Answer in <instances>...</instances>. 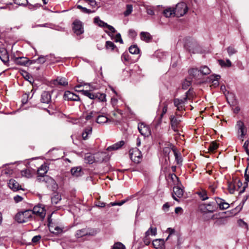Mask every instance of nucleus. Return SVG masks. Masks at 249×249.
I'll list each match as a JSON object with an SVG mask.
<instances>
[{
    "mask_svg": "<svg viewBox=\"0 0 249 249\" xmlns=\"http://www.w3.org/2000/svg\"><path fill=\"white\" fill-rule=\"evenodd\" d=\"M190 76L192 77V79L199 80L201 79L202 76L200 70L197 68L190 69L188 71Z\"/></svg>",
    "mask_w": 249,
    "mask_h": 249,
    "instance_id": "10",
    "label": "nucleus"
},
{
    "mask_svg": "<svg viewBox=\"0 0 249 249\" xmlns=\"http://www.w3.org/2000/svg\"><path fill=\"white\" fill-rule=\"evenodd\" d=\"M124 141H121L107 147V150L111 151L114 150H117L121 148L123 145H124Z\"/></svg>",
    "mask_w": 249,
    "mask_h": 249,
    "instance_id": "23",
    "label": "nucleus"
},
{
    "mask_svg": "<svg viewBox=\"0 0 249 249\" xmlns=\"http://www.w3.org/2000/svg\"><path fill=\"white\" fill-rule=\"evenodd\" d=\"M183 190L178 186L173 187V193L172 194V197L173 199L177 201H178V198H180L183 196Z\"/></svg>",
    "mask_w": 249,
    "mask_h": 249,
    "instance_id": "14",
    "label": "nucleus"
},
{
    "mask_svg": "<svg viewBox=\"0 0 249 249\" xmlns=\"http://www.w3.org/2000/svg\"><path fill=\"white\" fill-rule=\"evenodd\" d=\"M73 30L77 35H80L83 33L84 30L82 22L80 21H75L73 23Z\"/></svg>",
    "mask_w": 249,
    "mask_h": 249,
    "instance_id": "11",
    "label": "nucleus"
},
{
    "mask_svg": "<svg viewBox=\"0 0 249 249\" xmlns=\"http://www.w3.org/2000/svg\"><path fill=\"white\" fill-rule=\"evenodd\" d=\"M236 126L238 129V133L239 134L238 138L242 141H243L244 138L247 132V128L245 126L244 123L241 121H238L237 122Z\"/></svg>",
    "mask_w": 249,
    "mask_h": 249,
    "instance_id": "5",
    "label": "nucleus"
},
{
    "mask_svg": "<svg viewBox=\"0 0 249 249\" xmlns=\"http://www.w3.org/2000/svg\"><path fill=\"white\" fill-rule=\"evenodd\" d=\"M152 244L156 249H165L164 241L163 239H155L153 240Z\"/></svg>",
    "mask_w": 249,
    "mask_h": 249,
    "instance_id": "19",
    "label": "nucleus"
},
{
    "mask_svg": "<svg viewBox=\"0 0 249 249\" xmlns=\"http://www.w3.org/2000/svg\"><path fill=\"white\" fill-rule=\"evenodd\" d=\"M157 234V228L150 227L146 232L145 234L146 237L149 236L150 235L152 236H155Z\"/></svg>",
    "mask_w": 249,
    "mask_h": 249,
    "instance_id": "34",
    "label": "nucleus"
},
{
    "mask_svg": "<svg viewBox=\"0 0 249 249\" xmlns=\"http://www.w3.org/2000/svg\"><path fill=\"white\" fill-rule=\"evenodd\" d=\"M64 98L66 100H67L77 101L80 100L78 95L74 94L69 91H66L65 92Z\"/></svg>",
    "mask_w": 249,
    "mask_h": 249,
    "instance_id": "17",
    "label": "nucleus"
},
{
    "mask_svg": "<svg viewBox=\"0 0 249 249\" xmlns=\"http://www.w3.org/2000/svg\"><path fill=\"white\" fill-rule=\"evenodd\" d=\"M129 155L131 160L135 163L140 162L142 159L141 152L137 148H133L129 150Z\"/></svg>",
    "mask_w": 249,
    "mask_h": 249,
    "instance_id": "4",
    "label": "nucleus"
},
{
    "mask_svg": "<svg viewBox=\"0 0 249 249\" xmlns=\"http://www.w3.org/2000/svg\"><path fill=\"white\" fill-rule=\"evenodd\" d=\"M88 233V231L86 229H82L78 230L76 233V236L77 238H80L83 236L87 235Z\"/></svg>",
    "mask_w": 249,
    "mask_h": 249,
    "instance_id": "40",
    "label": "nucleus"
},
{
    "mask_svg": "<svg viewBox=\"0 0 249 249\" xmlns=\"http://www.w3.org/2000/svg\"><path fill=\"white\" fill-rule=\"evenodd\" d=\"M218 144L214 142H211L208 147V150L210 152H213L218 147Z\"/></svg>",
    "mask_w": 249,
    "mask_h": 249,
    "instance_id": "38",
    "label": "nucleus"
},
{
    "mask_svg": "<svg viewBox=\"0 0 249 249\" xmlns=\"http://www.w3.org/2000/svg\"><path fill=\"white\" fill-rule=\"evenodd\" d=\"M15 3L19 5H25L27 4V0H14Z\"/></svg>",
    "mask_w": 249,
    "mask_h": 249,
    "instance_id": "49",
    "label": "nucleus"
},
{
    "mask_svg": "<svg viewBox=\"0 0 249 249\" xmlns=\"http://www.w3.org/2000/svg\"><path fill=\"white\" fill-rule=\"evenodd\" d=\"M171 151V149L168 147H165L163 150V153L165 154V156H167Z\"/></svg>",
    "mask_w": 249,
    "mask_h": 249,
    "instance_id": "62",
    "label": "nucleus"
},
{
    "mask_svg": "<svg viewBox=\"0 0 249 249\" xmlns=\"http://www.w3.org/2000/svg\"><path fill=\"white\" fill-rule=\"evenodd\" d=\"M170 124L172 129L178 134L180 135L179 133L180 123L181 120L178 119L174 116L171 115L170 117Z\"/></svg>",
    "mask_w": 249,
    "mask_h": 249,
    "instance_id": "7",
    "label": "nucleus"
},
{
    "mask_svg": "<svg viewBox=\"0 0 249 249\" xmlns=\"http://www.w3.org/2000/svg\"><path fill=\"white\" fill-rule=\"evenodd\" d=\"M105 47L107 49H110L111 51H113L116 47V46L112 42L107 41L106 42Z\"/></svg>",
    "mask_w": 249,
    "mask_h": 249,
    "instance_id": "43",
    "label": "nucleus"
},
{
    "mask_svg": "<svg viewBox=\"0 0 249 249\" xmlns=\"http://www.w3.org/2000/svg\"><path fill=\"white\" fill-rule=\"evenodd\" d=\"M94 22L97 24L99 26L101 27H105V26L107 25V23L104 21L101 20L98 17H95L94 18Z\"/></svg>",
    "mask_w": 249,
    "mask_h": 249,
    "instance_id": "35",
    "label": "nucleus"
},
{
    "mask_svg": "<svg viewBox=\"0 0 249 249\" xmlns=\"http://www.w3.org/2000/svg\"><path fill=\"white\" fill-rule=\"evenodd\" d=\"M229 206L230 205L229 204V203L225 202V201L224 200L221 205L220 206L219 208L221 210H226L228 209L229 207Z\"/></svg>",
    "mask_w": 249,
    "mask_h": 249,
    "instance_id": "50",
    "label": "nucleus"
},
{
    "mask_svg": "<svg viewBox=\"0 0 249 249\" xmlns=\"http://www.w3.org/2000/svg\"><path fill=\"white\" fill-rule=\"evenodd\" d=\"M248 166L245 172L244 177L246 181H249V159H248Z\"/></svg>",
    "mask_w": 249,
    "mask_h": 249,
    "instance_id": "47",
    "label": "nucleus"
},
{
    "mask_svg": "<svg viewBox=\"0 0 249 249\" xmlns=\"http://www.w3.org/2000/svg\"><path fill=\"white\" fill-rule=\"evenodd\" d=\"M81 169L79 167H73L71 169V173L72 175L78 177L81 175Z\"/></svg>",
    "mask_w": 249,
    "mask_h": 249,
    "instance_id": "36",
    "label": "nucleus"
},
{
    "mask_svg": "<svg viewBox=\"0 0 249 249\" xmlns=\"http://www.w3.org/2000/svg\"><path fill=\"white\" fill-rule=\"evenodd\" d=\"M33 214L36 215L41 219H43L45 216L46 212L44 208L40 205L36 206L32 210Z\"/></svg>",
    "mask_w": 249,
    "mask_h": 249,
    "instance_id": "9",
    "label": "nucleus"
},
{
    "mask_svg": "<svg viewBox=\"0 0 249 249\" xmlns=\"http://www.w3.org/2000/svg\"><path fill=\"white\" fill-rule=\"evenodd\" d=\"M166 232L169 233V235L168 237L166 239V240H167L169 238V236L171 234H172L175 233V231L174 229H172L171 228H169L167 229V230L166 231Z\"/></svg>",
    "mask_w": 249,
    "mask_h": 249,
    "instance_id": "60",
    "label": "nucleus"
},
{
    "mask_svg": "<svg viewBox=\"0 0 249 249\" xmlns=\"http://www.w3.org/2000/svg\"><path fill=\"white\" fill-rule=\"evenodd\" d=\"M22 199H23V198L18 195H17V196H14V200L16 203H18V202L21 201L22 200Z\"/></svg>",
    "mask_w": 249,
    "mask_h": 249,
    "instance_id": "63",
    "label": "nucleus"
},
{
    "mask_svg": "<svg viewBox=\"0 0 249 249\" xmlns=\"http://www.w3.org/2000/svg\"><path fill=\"white\" fill-rule=\"evenodd\" d=\"M174 9L175 15L180 17L185 15L188 10L187 5L184 2L178 3Z\"/></svg>",
    "mask_w": 249,
    "mask_h": 249,
    "instance_id": "3",
    "label": "nucleus"
},
{
    "mask_svg": "<svg viewBox=\"0 0 249 249\" xmlns=\"http://www.w3.org/2000/svg\"><path fill=\"white\" fill-rule=\"evenodd\" d=\"M236 185H237L238 187H240L242 185V183L239 180H238L237 182L234 181V182H228V190L231 194H233L236 190Z\"/></svg>",
    "mask_w": 249,
    "mask_h": 249,
    "instance_id": "18",
    "label": "nucleus"
},
{
    "mask_svg": "<svg viewBox=\"0 0 249 249\" xmlns=\"http://www.w3.org/2000/svg\"><path fill=\"white\" fill-rule=\"evenodd\" d=\"M32 210H27L18 213L15 216V219L18 223H25L32 217Z\"/></svg>",
    "mask_w": 249,
    "mask_h": 249,
    "instance_id": "1",
    "label": "nucleus"
},
{
    "mask_svg": "<svg viewBox=\"0 0 249 249\" xmlns=\"http://www.w3.org/2000/svg\"><path fill=\"white\" fill-rule=\"evenodd\" d=\"M191 84V81L188 80H185L182 83V89H186Z\"/></svg>",
    "mask_w": 249,
    "mask_h": 249,
    "instance_id": "48",
    "label": "nucleus"
},
{
    "mask_svg": "<svg viewBox=\"0 0 249 249\" xmlns=\"http://www.w3.org/2000/svg\"><path fill=\"white\" fill-rule=\"evenodd\" d=\"M140 37L142 40L146 42H150L152 39L151 35L146 32H142L140 33Z\"/></svg>",
    "mask_w": 249,
    "mask_h": 249,
    "instance_id": "21",
    "label": "nucleus"
},
{
    "mask_svg": "<svg viewBox=\"0 0 249 249\" xmlns=\"http://www.w3.org/2000/svg\"><path fill=\"white\" fill-rule=\"evenodd\" d=\"M138 129L142 135L147 137L150 135L151 131L149 126L143 123L138 124Z\"/></svg>",
    "mask_w": 249,
    "mask_h": 249,
    "instance_id": "8",
    "label": "nucleus"
},
{
    "mask_svg": "<svg viewBox=\"0 0 249 249\" xmlns=\"http://www.w3.org/2000/svg\"><path fill=\"white\" fill-rule=\"evenodd\" d=\"M9 187L14 191L19 190V184L15 180L11 179L8 182Z\"/></svg>",
    "mask_w": 249,
    "mask_h": 249,
    "instance_id": "24",
    "label": "nucleus"
},
{
    "mask_svg": "<svg viewBox=\"0 0 249 249\" xmlns=\"http://www.w3.org/2000/svg\"><path fill=\"white\" fill-rule=\"evenodd\" d=\"M33 171L29 169H26L21 171V175L22 177L30 178L33 176Z\"/></svg>",
    "mask_w": 249,
    "mask_h": 249,
    "instance_id": "29",
    "label": "nucleus"
},
{
    "mask_svg": "<svg viewBox=\"0 0 249 249\" xmlns=\"http://www.w3.org/2000/svg\"><path fill=\"white\" fill-rule=\"evenodd\" d=\"M216 207L214 202L209 203H204L200 205V210L204 213H213L215 210Z\"/></svg>",
    "mask_w": 249,
    "mask_h": 249,
    "instance_id": "6",
    "label": "nucleus"
},
{
    "mask_svg": "<svg viewBox=\"0 0 249 249\" xmlns=\"http://www.w3.org/2000/svg\"><path fill=\"white\" fill-rule=\"evenodd\" d=\"M196 194L199 196L202 201L206 200L209 198L207 192L205 190L202 189L201 190L198 191Z\"/></svg>",
    "mask_w": 249,
    "mask_h": 249,
    "instance_id": "25",
    "label": "nucleus"
},
{
    "mask_svg": "<svg viewBox=\"0 0 249 249\" xmlns=\"http://www.w3.org/2000/svg\"><path fill=\"white\" fill-rule=\"evenodd\" d=\"M215 200L217 204L219 206V207L221 205L222 202L224 201V200L219 198V197H215Z\"/></svg>",
    "mask_w": 249,
    "mask_h": 249,
    "instance_id": "64",
    "label": "nucleus"
},
{
    "mask_svg": "<svg viewBox=\"0 0 249 249\" xmlns=\"http://www.w3.org/2000/svg\"><path fill=\"white\" fill-rule=\"evenodd\" d=\"M14 62L17 65L25 66L29 62V60L27 57H19L15 58Z\"/></svg>",
    "mask_w": 249,
    "mask_h": 249,
    "instance_id": "20",
    "label": "nucleus"
},
{
    "mask_svg": "<svg viewBox=\"0 0 249 249\" xmlns=\"http://www.w3.org/2000/svg\"><path fill=\"white\" fill-rule=\"evenodd\" d=\"M199 70L202 76L204 75L209 74L211 73L210 69L207 66L201 67Z\"/></svg>",
    "mask_w": 249,
    "mask_h": 249,
    "instance_id": "32",
    "label": "nucleus"
},
{
    "mask_svg": "<svg viewBox=\"0 0 249 249\" xmlns=\"http://www.w3.org/2000/svg\"><path fill=\"white\" fill-rule=\"evenodd\" d=\"M92 130V129L91 127L88 126L85 128V129L84 130V132L85 133V134L86 133V134L89 135L91 134Z\"/></svg>",
    "mask_w": 249,
    "mask_h": 249,
    "instance_id": "52",
    "label": "nucleus"
},
{
    "mask_svg": "<svg viewBox=\"0 0 249 249\" xmlns=\"http://www.w3.org/2000/svg\"><path fill=\"white\" fill-rule=\"evenodd\" d=\"M220 78L219 75H213L210 77V81L212 82V86L215 88L219 85L218 79Z\"/></svg>",
    "mask_w": 249,
    "mask_h": 249,
    "instance_id": "22",
    "label": "nucleus"
},
{
    "mask_svg": "<svg viewBox=\"0 0 249 249\" xmlns=\"http://www.w3.org/2000/svg\"><path fill=\"white\" fill-rule=\"evenodd\" d=\"M98 114V112L96 111H91L87 114L85 117V119L86 120H89L94 117H97Z\"/></svg>",
    "mask_w": 249,
    "mask_h": 249,
    "instance_id": "37",
    "label": "nucleus"
},
{
    "mask_svg": "<svg viewBox=\"0 0 249 249\" xmlns=\"http://www.w3.org/2000/svg\"><path fill=\"white\" fill-rule=\"evenodd\" d=\"M146 12L149 15H154V11L153 9L150 7H147L146 8Z\"/></svg>",
    "mask_w": 249,
    "mask_h": 249,
    "instance_id": "57",
    "label": "nucleus"
},
{
    "mask_svg": "<svg viewBox=\"0 0 249 249\" xmlns=\"http://www.w3.org/2000/svg\"><path fill=\"white\" fill-rule=\"evenodd\" d=\"M38 182L44 183L48 188H49L52 191H54L57 188V185L55 181L51 177L49 176H46L44 177L43 179L42 178H38Z\"/></svg>",
    "mask_w": 249,
    "mask_h": 249,
    "instance_id": "2",
    "label": "nucleus"
},
{
    "mask_svg": "<svg viewBox=\"0 0 249 249\" xmlns=\"http://www.w3.org/2000/svg\"><path fill=\"white\" fill-rule=\"evenodd\" d=\"M115 41L116 42H119L121 43H123V39L121 38V36L120 34L118 33V34H117L116 35V36H115Z\"/></svg>",
    "mask_w": 249,
    "mask_h": 249,
    "instance_id": "55",
    "label": "nucleus"
},
{
    "mask_svg": "<svg viewBox=\"0 0 249 249\" xmlns=\"http://www.w3.org/2000/svg\"><path fill=\"white\" fill-rule=\"evenodd\" d=\"M46 61L45 57L43 56H41L36 60V62L38 63H44Z\"/></svg>",
    "mask_w": 249,
    "mask_h": 249,
    "instance_id": "53",
    "label": "nucleus"
},
{
    "mask_svg": "<svg viewBox=\"0 0 249 249\" xmlns=\"http://www.w3.org/2000/svg\"><path fill=\"white\" fill-rule=\"evenodd\" d=\"M51 200L53 204H56L58 203L59 201L61 200V196L60 194L58 193L55 194L52 197Z\"/></svg>",
    "mask_w": 249,
    "mask_h": 249,
    "instance_id": "33",
    "label": "nucleus"
},
{
    "mask_svg": "<svg viewBox=\"0 0 249 249\" xmlns=\"http://www.w3.org/2000/svg\"><path fill=\"white\" fill-rule=\"evenodd\" d=\"M129 51L132 54H138L140 52V50L137 45H133L129 48Z\"/></svg>",
    "mask_w": 249,
    "mask_h": 249,
    "instance_id": "39",
    "label": "nucleus"
},
{
    "mask_svg": "<svg viewBox=\"0 0 249 249\" xmlns=\"http://www.w3.org/2000/svg\"><path fill=\"white\" fill-rule=\"evenodd\" d=\"M174 104L175 107H177V110L178 111H181L184 110V105H183L180 99L176 98L174 100Z\"/></svg>",
    "mask_w": 249,
    "mask_h": 249,
    "instance_id": "26",
    "label": "nucleus"
},
{
    "mask_svg": "<svg viewBox=\"0 0 249 249\" xmlns=\"http://www.w3.org/2000/svg\"><path fill=\"white\" fill-rule=\"evenodd\" d=\"M238 223L240 226L242 227H245V228H248L247 224L246 222H245L243 220L240 219L238 221Z\"/></svg>",
    "mask_w": 249,
    "mask_h": 249,
    "instance_id": "58",
    "label": "nucleus"
},
{
    "mask_svg": "<svg viewBox=\"0 0 249 249\" xmlns=\"http://www.w3.org/2000/svg\"><path fill=\"white\" fill-rule=\"evenodd\" d=\"M227 52L230 56L237 53V50L232 46H229L227 49Z\"/></svg>",
    "mask_w": 249,
    "mask_h": 249,
    "instance_id": "45",
    "label": "nucleus"
},
{
    "mask_svg": "<svg viewBox=\"0 0 249 249\" xmlns=\"http://www.w3.org/2000/svg\"><path fill=\"white\" fill-rule=\"evenodd\" d=\"M163 13L164 15L167 18H169L172 16L175 15L174 9L171 7L168 8L164 10Z\"/></svg>",
    "mask_w": 249,
    "mask_h": 249,
    "instance_id": "30",
    "label": "nucleus"
},
{
    "mask_svg": "<svg viewBox=\"0 0 249 249\" xmlns=\"http://www.w3.org/2000/svg\"><path fill=\"white\" fill-rule=\"evenodd\" d=\"M105 28H107V29L111 33H115L116 32V30L115 29V28L113 26H112L111 25H109L107 24V25L105 26Z\"/></svg>",
    "mask_w": 249,
    "mask_h": 249,
    "instance_id": "51",
    "label": "nucleus"
},
{
    "mask_svg": "<svg viewBox=\"0 0 249 249\" xmlns=\"http://www.w3.org/2000/svg\"><path fill=\"white\" fill-rule=\"evenodd\" d=\"M62 231V230L59 227H56L54 228V231H52V232L55 234H59Z\"/></svg>",
    "mask_w": 249,
    "mask_h": 249,
    "instance_id": "56",
    "label": "nucleus"
},
{
    "mask_svg": "<svg viewBox=\"0 0 249 249\" xmlns=\"http://www.w3.org/2000/svg\"><path fill=\"white\" fill-rule=\"evenodd\" d=\"M133 6L131 4H127L126 7V10L124 12L125 17L129 16L132 12Z\"/></svg>",
    "mask_w": 249,
    "mask_h": 249,
    "instance_id": "41",
    "label": "nucleus"
},
{
    "mask_svg": "<svg viewBox=\"0 0 249 249\" xmlns=\"http://www.w3.org/2000/svg\"><path fill=\"white\" fill-rule=\"evenodd\" d=\"M249 144V141L247 140V141H245V142H244V144L243 145V147L245 149L247 153L249 155V150L248 149Z\"/></svg>",
    "mask_w": 249,
    "mask_h": 249,
    "instance_id": "59",
    "label": "nucleus"
},
{
    "mask_svg": "<svg viewBox=\"0 0 249 249\" xmlns=\"http://www.w3.org/2000/svg\"><path fill=\"white\" fill-rule=\"evenodd\" d=\"M112 249H125V248L122 243L117 242L112 247Z\"/></svg>",
    "mask_w": 249,
    "mask_h": 249,
    "instance_id": "46",
    "label": "nucleus"
},
{
    "mask_svg": "<svg viewBox=\"0 0 249 249\" xmlns=\"http://www.w3.org/2000/svg\"><path fill=\"white\" fill-rule=\"evenodd\" d=\"M101 154L99 153L96 154L94 155L90 154H87L85 155V161L87 163H89V164H92L95 161H102L103 159L101 160H97L96 159L100 156Z\"/></svg>",
    "mask_w": 249,
    "mask_h": 249,
    "instance_id": "15",
    "label": "nucleus"
},
{
    "mask_svg": "<svg viewBox=\"0 0 249 249\" xmlns=\"http://www.w3.org/2000/svg\"><path fill=\"white\" fill-rule=\"evenodd\" d=\"M49 167L47 165L45 164L42 165L37 170L36 180L38 181V178H42V179H43L44 177L46 176L45 174L47 173Z\"/></svg>",
    "mask_w": 249,
    "mask_h": 249,
    "instance_id": "13",
    "label": "nucleus"
},
{
    "mask_svg": "<svg viewBox=\"0 0 249 249\" xmlns=\"http://www.w3.org/2000/svg\"><path fill=\"white\" fill-rule=\"evenodd\" d=\"M56 82L58 83V84L61 86H66L68 85V82L65 78H58L56 80Z\"/></svg>",
    "mask_w": 249,
    "mask_h": 249,
    "instance_id": "44",
    "label": "nucleus"
},
{
    "mask_svg": "<svg viewBox=\"0 0 249 249\" xmlns=\"http://www.w3.org/2000/svg\"><path fill=\"white\" fill-rule=\"evenodd\" d=\"M40 102L43 104H48L51 102V93L48 91H44L41 94Z\"/></svg>",
    "mask_w": 249,
    "mask_h": 249,
    "instance_id": "12",
    "label": "nucleus"
},
{
    "mask_svg": "<svg viewBox=\"0 0 249 249\" xmlns=\"http://www.w3.org/2000/svg\"><path fill=\"white\" fill-rule=\"evenodd\" d=\"M107 117L104 115H98L96 119V122L98 124H104L108 121Z\"/></svg>",
    "mask_w": 249,
    "mask_h": 249,
    "instance_id": "28",
    "label": "nucleus"
},
{
    "mask_svg": "<svg viewBox=\"0 0 249 249\" xmlns=\"http://www.w3.org/2000/svg\"><path fill=\"white\" fill-rule=\"evenodd\" d=\"M106 94L104 93H96L94 94V99H96L98 101H106Z\"/></svg>",
    "mask_w": 249,
    "mask_h": 249,
    "instance_id": "31",
    "label": "nucleus"
},
{
    "mask_svg": "<svg viewBox=\"0 0 249 249\" xmlns=\"http://www.w3.org/2000/svg\"><path fill=\"white\" fill-rule=\"evenodd\" d=\"M190 92V90H188L186 92V97L183 98V99H180V101H181V103L184 105V104L185 103V102H186V101L188 99H189V95H188V94Z\"/></svg>",
    "mask_w": 249,
    "mask_h": 249,
    "instance_id": "54",
    "label": "nucleus"
},
{
    "mask_svg": "<svg viewBox=\"0 0 249 249\" xmlns=\"http://www.w3.org/2000/svg\"><path fill=\"white\" fill-rule=\"evenodd\" d=\"M81 92H82L83 95L88 97L89 98H90L91 99H94L95 93H94L93 92H91L90 91L87 90H81Z\"/></svg>",
    "mask_w": 249,
    "mask_h": 249,
    "instance_id": "42",
    "label": "nucleus"
},
{
    "mask_svg": "<svg viewBox=\"0 0 249 249\" xmlns=\"http://www.w3.org/2000/svg\"><path fill=\"white\" fill-rule=\"evenodd\" d=\"M41 237L40 235H36V236H35L33 238H32V242L33 243H37L38 241H39L40 240V239H41Z\"/></svg>",
    "mask_w": 249,
    "mask_h": 249,
    "instance_id": "61",
    "label": "nucleus"
},
{
    "mask_svg": "<svg viewBox=\"0 0 249 249\" xmlns=\"http://www.w3.org/2000/svg\"><path fill=\"white\" fill-rule=\"evenodd\" d=\"M163 105H164V106L162 109V112H161V114H160V117L158 120V123L157 124V126H158L162 122V117L167 111L168 105L166 103H164Z\"/></svg>",
    "mask_w": 249,
    "mask_h": 249,
    "instance_id": "27",
    "label": "nucleus"
},
{
    "mask_svg": "<svg viewBox=\"0 0 249 249\" xmlns=\"http://www.w3.org/2000/svg\"><path fill=\"white\" fill-rule=\"evenodd\" d=\"M0 59L5 64L9 61V55L7 50L4 48H0Z\"/></svg>",
    "mask_w": 249,
    "mask_h": 249,
    "instance_id": "16",
    "label": "nucleus"
}]
</instances>
